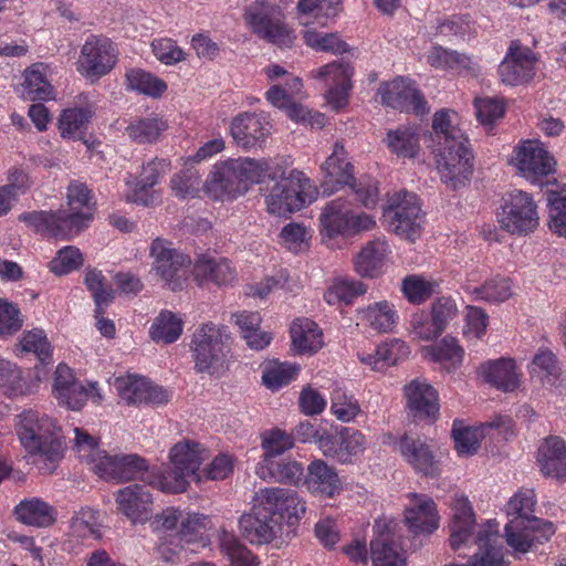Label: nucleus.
I'll return each instance as SVG.
<instances>
[{"label": "nucleus", "mask_w": 566, "mask_h": 566, "mask_svg": "<svg viewBox=\"0 0 566 566\" xmlns=\"http://www.w3.org/2000/svg\"><path fill=\"white\" fill-rule=\"evenodd\" d=\"M67 206V211H32L22 213L19 219L39 233L70 239L86 228L93 217L95 203L85 184L77 181L70 184Z\"/></svg>", "instance_id": "obj_1"}, {"label": "nucleus", "mask_w": 566, "mask_h": 566, "mask_svg": "<svg viewBox=\"0 0 566 566\" xmlns=\"http://www.w3.org/2000/svg\"><path fill=\"white\" fill-rule=\"evenodd\" d=\"M266 191V211L275 216H286L303 209L315 199V188L300 170L289 174H269Z\"/></svg>", "instance_id": "obj_4"}, {"label": "nucleus", "mask_w": 566, "mask_h": 566, "mask_svg": "<svg viewBox=\"0 0 566 566\" xmlns=\"http://www.w3.org/2000/svg\"><path fill=\"white\" fill-rule=\"evenodd\" d=\"M388 251V244L384 240L378 239L367 243L355 258L356 272L363 277L377 276Z\"/></svg>", "instance_id": "obj_36"}, {"label": "nucleus", "mask_w": 566, "mask_h": 566, "mask_svg": "<svg viewBox=\"0 0 566 566\" xmlns=\"http://www.w3.org/2000/svg\"><path fill=\"white\" fill-rule=\"evenodd\" d=\"M322 170L325 174L322 185L324 192L328 191V184L348 186L361 206L367 209L376 207L379 199L378 182L368 176L355 178L354 166L342 144L334 145L333 154L322 164Z\"/></svg>", "instance_id": "obj_5"}, {"label": "nucleus", "mask_w": 566, "mask_h": 566, "mask_svg": "<svg viewBox=\"0 0 566 566\" xmlns=\"http://www.w3.org/2000/svg\"><path fill=\"white\" fill-rule=\"evenodd\" d=\"M84 263V256L78 248L67 245L60 249L49 263V268L55 275H65L78 270Z\"/></svg>", "instance_id": "obj_57"}, {"label": "nucleus", "mask_w": 566, "mask_h": 566, "mask_svg": "<svg viewBox=\"0 0 566 566\" xmlns=\"http://www.w3.org/2000/svg\"><path fill=\"white\" fill-rule=\"evenodd\" d=\"M15 430L23 448L30 454L39 455L45 463L41 469L51 473L52 464L63 458V443L55 420L46 415L28 410L19 416Z\"/></svg>", "instance_id": "obj_3"}, {"label": "nucleus", "mask_w": 566, "mask_h": 566, "mask_svg": "<svg viewBox=\"0 0 566 566\" xmlns=\"http://www.w3.org/2000/svg\"><path fill=\"white\" fill-rule=\"evenodd\" d=\"M378 94L384 105L400 112H412L417 115L428 112L423 95L411 80L398 77L382 83L378 88Z\"/></svg>", "instance_id": "obj_16"}, {"label": "nucleus", "mask_w": 566, "mask_h": 566, "mask_svg": "<svg viewBox=\"0 0 566 566\" xmlns=\"http://www.w3.org/2000/svg\"><path fill=\"white\" fill-rule=\"evenodd\" d=\"M253 501L258 503L259 512L276 517L281 527L285 520L287 533L294 531L306 511L305 502L290 489L264 488L254 493Z\"/></svg>", "instance_id": "obj_11"}, {"label": "nucleus", "mask_w": 566, "mask_h": 566, "mask_svg": "<svg viewBox=\"0 0 566 566\" xmlns=\"http://www.w3.org/2000/svg\"><path fill=\"white\" fill-rule=\"evenodd\" d=\"M118 511L133 522L147 520L153 511V495L145 485L130 484L115 493Z\"/></svg>", "instance_id": "obj_25"}, {"label": "nucleus", "mask_w": 566, "mask_h": 566, "mask_svg": "<svg viewBox=\"0 0 566 566\" xmlns=\"http://www.w3.org/2000/svg\"><path fill=\"white\" fill-rule=\"evenodd\" d=\"M457 113L450 109H440L432 118V130L429 134V145L448 144L464 138L462 130L454 123Z\"/></svg>", "instance_id": "obj_42"}, {"label": "nucleus", "mask_w": 566, "mask_h": 566, "mask_svg": "<svg viewBox=\"0 0 566 566\" xmlns=\"http://www.w3.org/2000/svg\"><path fill=\"white\" fill-rule=\"evenodd\" d=\"M167 128L166 120L159 117H143L132 120L126 127V134L135 143L151 144L157 142Z\"/></svg>", "instance_id": "obj_46"}, {"label": "nucleus", "mask_w": 566, "mask_h": 566, "mask_svg": "<svg viewBox=\"0 0 566 566\" xmlns=\"http://www.w3.org/2000/svg\"><path fill=\"white\" fill-rule=\"evenodd\" d=\"M148 380L137 377H119L115 380L118 396L127 405L144 403Z\"/></svg>", "instance_id": "obj_60"}, {"label": "nucleus", "mask_w": 566, "mask_h": 566, "mask_svg": "<svg viewBox=\"0 0 566 566\" xmlns=\"http://www.w3.org/2000/svg\"><path fill=\"white\" fill-rule=\"evenodd\" d=\"M409 354V348L405 342L392 339L389 343H381L374 353L359 354V360L368 365L375 371H384L390 366H395L401 358Z\"/></svg>", "instance_id": "obj_33"}, {"label": "nucleus", "mask_w": 566, "mask_h": 566, "mask_svg": "<svg viewBox=\"0 0 566 566\" xmlns=\"http://www.w3.org/2000/svg\"><path fill=\"white\" fill-rule=\"evenodd\" d=\"M453 518L450 524V546L458 551L468 542L471 530L475 523L474 514L470 502L465 497H459L454 501Z\"/></svg>", "instance_id": "obj_35"}, {"label": "nucleus", "mask_w": 566, "mask_h": 566, "mask_svg": "<svg viewBox=\"0 0 566 566\" xmlns=\"http://www.w3.org/2000/svg\"><path fill=\"white\" fill-rule=\"evenodd\" d=\"M352 214V205L347 199L342 197L333 199L326 203L321 213V232L328 238L348 234Z\"/></svg>", "instance_id": "obj_30"}, {"label": "nucleus", "mask_w": 566, "mask_h": 566, "mask_svg": "<svg viewBox=\"0 0 566 566\" xmlns=\"http://www.w3.org/2000/svg\"><path fill=\"white\" fill-rule=\"evenodd\" d=\"M535 54L528 48L514 43L499 66V74L504 84L521 85L531 81L535 74Z\"/></svg>", "instance_id": "obj_20"}, {"label": "nucleus", "mask_w": 566, "mask_h": 566, "mask_svg": "<svg viewBox=\"0 0 566 566\" xmlns=\"http://www.w3.org/2000/svg\"><path fill=\"white\" fill-rule=\"evenodd\" d=\"M365 450V437L358 430L345 428L340 431L338 438V449L336 457L343 463L352 461L353 457L358 455Z\"/></svg>", "instance_id": "obj_59"}, {"label": "nucleus", "mask_w": 566, "mask_h": 566, "mask_svg": "<svg viewBox=\"0 0 566 566\" xmlns=\"http://www.w3.org/2000/svg\"><path fill=\"white\" fill-rule=\"evenodd\" d=\"M541 472L557 480L566 479V444L557 436H549L537 450Z\"/></svg>", "instance_id": "obj_27"}, {"label": "nucleus", "mask_w": 566, "mask_h": 566, "mask_svg": "<svg viewBox=\"0 0 566 566\" xmlns=\"http://www.w3.org/2000/svg\"><path fill=\"white\" fill-rule=\"evenodd\" d=\"M294 438L281 429H272L261 434V447L263 449L262 460H275L285 451L292 449Z\"/></svg>", "instance_id": "obj_54"}, {"label": "nucleus", "mask_w": 566, "mask_h": 566, "mask_svg": "<svg viewBox=\"0 0 566 566\" xmlns=\"http://www.w3.org/2000/svg\"><path fill=\"white\" fill-rule=\"evenodd\" d=\"M219 543L234 566H258L255 556L239 542L234 534L222 530L219 534Z\"/></svg>", "instance_id": "obj_52"}, {"label": "nucleus", "mask_w": 566, "mask_h": 566, "mask_svg": "<svg viewBox=\"0 0 566 566\" xmlns=\"http://www.w3.org/2000/svg\"><path fill=\"white\" fill-rule=\"evenodd\" d=\"M497 427L499 422L495 421L488 422L475 428L464 427L461 421L455 420L452 427V438L454 440L457 451L463 455L476 453L480 448V442L484 437L485 429Z\"/></svg>", "instance_id": "obj_39"}, {"label": "nucleus", "mask_w": 566, "mask_h": 566, "mask_svg": "<svg viewBox=\"0 0 566 566\" xmlns=\"http://www.w3.org/2000/svg\"><path fill=\"white\" fill-rule=\"evenodd\" d=\"M304 482L308 491L327 497L334 496L342 489L337 472L323 460H314L308 464Z\"/></svg>", "instance_id": "obj_31"}, {"label": "nucleus", "mask_w": 566, "mask_h": 566, "mask_svg": "<svg viewBox=\"0 0 566 566\" xmlns=\"http://www.w3.org/2000/svg\"><path fill=\"white\" fill-rule=\"evenodd\" d=\"M354 69L348 63L332 62L318 70L317 77L331 83L326 99L333 109L337 111L347 104Z\"/></svg>", "instance_id": "obj_24"}, {"label": "nucleus", "mask_w": 566, "mask_h": 566, "mask_svg": "<svg viewBox=\"0 0 566 566\" xmlns=\"http://www.w3.org/2000/svg\"><path fill=\"white\" fill-rule=\"evenodd\" d=\"M535 504L534 491L524 490L517 492L506 505L510 520L505 525V537L507 545L515 551L526 553L535 542L543 543L555 533L553 523L532 514Z\"/></svg>", "instance_id": "obj_2"}, {"label": "nucleus", "mask_w": 566, "mask_h": 566, "mask_svg": "<svg viewBox=\"0 0 566 566\" xmlns=\"http://www.w3.org/2000/svg\"><path fill=\"white\" fill-rule=\"evenodd\" d=\"M408 415L416 421H434L439 415L437 390L426 380L413 379L403 388Z\"/></svg>", "instance_id": "obj_17"}, {"label": "nucleus", "mask_w": 566, "mask_h": 566, "mask_svg": "<svg viewBox=\"0 0 566 566\" xmlns=\"http://www.w3.org/2000/svg\"><path fill=\"white\" fill-rule=\"evenodd\" d=\"M48 66L34 63L24 71V96L31 101H49L53 98V87L46 78Z\"/></svg>", "instance_id": "obj_40"}, {"label": "nucleus", "mask_w": 566, "mask_h": 566, "mask_svg": "<svg viewBox=\"0 0 566 566\" xmlns=\"http://www.w3.org/2000/svg\"><path fill=\"white\" fill-rule=\"evenodd\" d=\"M239 527L242 536L251 544L256 545L271 543L282 531L276 517L266 512H259L258 503L254 501L251 512L240 517Z\"/></svg>", "instance_id": "obj_23"}, {"label": "nucleus", "mask_w": 566, "mask_h": 566, "mask_svg": "<svg viewBox=\"0 0 566 566\" xmlns=\"http://www.w3.org/2000/svg\"><path fill=\"white\" fill-rule=\"evenodd\" d=\"M370 554L374 566H405L406 559L399 551V545L389 533H381L370 542Z\"/></svg>", "instance_id": "obj_41"}, {"label": "nucleus", "mask_w": 566, "mask_h": 566, "mask_svg": "<svg viewBox=\"0 0 566 566\" xmlns=\"http://www.w3.org/2000/svg\"><path fill=\"white\" fill-rule=\"evenodd\" d=\"M71 530L78 537L99 538V524L92 509H81L71 520Z\"/></svg>", "instance_id": "obj_64"}, {"label": "nucleus", "mask_w": 566, "mask_h": 566, "mask_svg": "<svg viewBox=\"0 0 566 566\" xmlns=\"http://www.w3.org/2000/svg\"><path fill=\"white\" fill-rule=\"evenodd\" d=\"M512 163L532 182H539L555 171L556 161L537 140H526L515 148Z\"/></svg>", "instance_id": "obj_14"}, {"label": "nucleus", "mask_w": 566, "mask_h": 566, "mask_svg": "<svg viewBox=\"0 0 566 566\" xmlns=\"http://www.w3.org/2000/svg\"><path fill=\"white\" fill-rule=\"evenodd\" d=\"M73 431V449L77 452L78 458L95 465L106 454L99 449L97 438L81 428H74Z\"/></svg>", "instance_id": "obj_58"}, {"label": "nucleus", "mask_w": 566, "mask_h": 566, "mask_svg": "<svg viewBox=\"0 0 566 566\" xmlns=\"http://www.w3.org/2000/svg\"><path fill=\"white\" fill-rule=\"evenodd\" d=\"M472 294L476 300H483L489 303H501L513 295L512 282L507 277L496 276L486 281L483 285L474 287Z\"/></svg>", "instance_id": "obj_55"}, {"label": "nucleus", "mask_w": 566, "mask_h": 566, "mask_svg": "<svg viewBox=\"0 0 566 566\" xmlns=\"http://www.w3.org/2000/svg\"><path fill=\"white\" fill-rule=\"evenodd\" d=\"M182 333V322L172 312L164 311L150 327V337L156 343L171 344Z\"/></svg>", "instance_id": "obj_50"}, {"label": "nucleus", "mask_w": 566, "mask_h": 566, "mask_svg": "<svg viewBox=\"0 0 566 566\" xmlns=\"http://www.w3.org/2000/svg\"><path fill=\"white\" fill-rule=\"evenodd\" d=\"M479 373L486 382L504 392L516 390L521 384L515 361L511 358L486 361L480 366Z\"/></svg>", "instance_id": "obj_29"}, {"label": "nucleus", "mask_w": 566, "mask_h": 566, "mask_svg": "<svg viewBox=\"0 0 566 566\" xmlns=\"http://www.w3.org/2000/svg\"><path fill=\"white\" fill-rule=\"evenodd\" d=\"M410 503L405 510L403 522L415 535H427L439 527V515L434 501L426 495L411 493Z\"/></svg>", "instance_id": "obj_21"}, {"label": "nucleus", "mask_w": 566, "mask_h": 566, "mask_svg": "<svg viewBox=\"0 0 566 566\" xmlns=\"http://www.w3.org/2000/svg\"><path fill=\"white\" fill-rule=\"evenodd\" d=\"M385 143L392 154L402 158H413L420 149L419 134L410 126L388 130Z\"/></svg>", "instance_id": "obj_43"}, {"label": "nucleus", "mask_w": 566, "mask_h": 566, "mask_svg": "<svg viewBox=\"0 0 566 566\" xmlns=\"http://www.w3.org/2000/svg\"><path fill=\"white\" fill-rule=\"evenodd\" d=\"M203 188L213 200L233 199L247 192V186L239 176L234 159L214 166Z\"/></svg>", "instance_id": "obj_18"}, {"label": "nucleus", "mask_w": 566, "mask_h": 566, "mask_svg": "<svg viewBox=\"0 0 566 566\" xmlns=\"http://www.w3.org/2000/svg\"><path fill=\"white\" fill-rule=\"evenodd\" d=\"M436 157L441 179L452 189L463 186L473 172V154L468 138L442 145H428Z\"/></svg>", "instance_id": "obj_9"}, {"label": "nucleus", "mask_w": 566, "mask_h": 566, "mask_svg": "<svg viewBox=\"0 0 566 566\" xmlns=\"http://www.w3.org/2000/svg\"><path fill=\"white\" fill-rule=\"evenodd\" d=\"M331 410L337 420L349 422L358 416L360 406L354 396L347 395L342 388H337L331 397Z\"/></svg>", "instance_id": "obj_62"}, {"label": "nucleus", "mask_w": 566, "mask_h": 566, "mask_svg": "<svg viewBox=\"0 0 566 566\" xmlns=\"http://www.w3.org/2000/svg\"><path fill=\"white\" fill-rule=\"evenodd\" d=\"M208 457V450L195 440L177 442L169 452L172 469L158 474V489L166 493L185 492L190 478L200 480L197 472Z\"/></svg>", "instance_id": "obj_6"}, {"label": "nucleus", "mask_w": 566, "mask_h": 566, "mask_svg": "<svg viewBox=\"0 0 566 566\" xmlns=\"http://www.w3.org/2000/svg\"><path fill=\"white\" fill-rule=\"evenodd\" d=\"M555 186V189L546 191L548 227L554 233L566 238V185Z\"/></svg>", "instance_id": "obj_45"}, {"label": "nucleus", "mask_w": 566, "mask_h": 566, "mask_svg": "<svg viewBox=\"0 0 566 566\" xmlns=\"http://www.w3.org/2000/svg\"><path fill=\"white\" fill-rule=\"evenodd\" d=\"M436 282L428 281L420 275H408L402 280L401 292L408 302L422 304L436 292Z\"/></svg>", "instance_id": "obj_56"}, {"label": "nucleus", "mask_w": 566, "mask_h": 566, "mask_svg": "<svg viewBox=\"0 0 566 566\" xmlns=\"http://www.w3.org/2000/svg\"><path fill=\"white\" fill-rule=\"evenodd\" d=\"M92 117L91 111L86 108H67L62 112L59 118V129L63 138L84 139L85 129Z\"/></svg>", "instance_id": "obj_44"}, {"label": "nucleus", "mask_w": 566, "mask_h": 566, "mask_svg": "<svg viewBox=\"0 0 566 566\" xmlns=\"http://www.w3.org/2000/svg\"><path fill=\"white\" fill-rule=\"evenodd\" d=\"M116 64V53L111 40L103 35H91L85 41L78 60V71L87 77H101Z\"/></svg>", "instance_id": "obj_15"}, {"label": "nucleus", "mask_w": 566, "mask_h": 566, "mask_svg": "<svg viewBox=\"0 0 566 566\" xmlns=\"http://www.w3.org/2000/svg\"><path fill=\"white\" fill-rule=\"evenodd\" d=\"M298 370L300 367L295 364L269 363L262 371V384L271 390H276L290 384Z\"/></svg>", "instance_id": "obj_53"}, {"label": "nucleus", "mask_w": 566, "mask_h": 566, "mask_svg": "<svg viewBox=\"0 0 566 566\" xmlns=\"http://www.w3.org/2000/svg\"><path fill=\"white\" fill-rule=\"evenodd\" d=\"M125 76L129 90L151 97H159L167 90L165 81L140 69L129 70Z\"/></svg>", "instance_id": "obj_51"}, {"label": "nucleus", "mask_w": 566, "mask_h": 566, "mask_svg": "<svg viewBox=\"0 0 566 566\" xmlns=\"http://www.w3.org/2000/svg\"><path fill=\"white\" fill-rule=\"evenodd\" d=\"M193 277L198 284L212 282L217 285L231 284L237 276L234 268L226 258L201 254L193 264Z\"/></svg>", "instance_id": "obj_26"}, {"label": "nucleus", "mask_w": 566, "mask_h": 566, "mask_svg": "<svg viewBox=\"0 0 566 566\" xmlns=\"http://www.w3.org/2000/svg\"><path fill=\"white\" fill-rule=\"evenodd\" d=\"M255 472L264 481L297 484L303 476V467L291 459L261 460Z\"/></svg>", "instance_id": "obj_32"}, {"label": "nucleus", "mask_w": 566, "mask_h": 566, "mask_svg": "<svg viewBox=\"0 0 566 566\" xmlns=\"http://www.w3.org/2000/svg\"><path fill=\"white\" fill-rule=\"evenodd\" d=\"M150 255L154 258L153 270L168 290L177 292L187 286L191 264L188 255L172 248L170 242L159 238L153 241Z\"/></svg>", "instance_id": "obj_10"}, {"label": "nucleus", "mask_w": 566, "mask_h": 566, "mask_svg": "<svg viewBox=\"0 0 566 566\" xmlns=\"http://www.w3.org/2000/svg\"><path fill=\"white\" fill-rule=\"evenodd\" d=\"M14 514L18 521L36 527H49L56 521L55 509L38 497L21 501L15 506Z\"/></svg>", "instance_id": "obj_34"}, {"label": "nucleus", "mask_w": 566, "mask_h": 566, "mask_svg": "<svg viewBox=\"0 0 566 566\" xmlns=\"http://www.w3.org/2000/svg\"><path fill=\"white\" fill-rule=\"evenodd\" d=\"M382 217L389 230L401 239L415 242L422 233L424 213L412 192L403 190L390 196Z\"/></svg>", "instance_id": "obj_8"}, {"label": "nucleus", "mask_w": 566, "mask_h": 566, "mask_svg": "<svg viewBox=\"0 0 566 566\" xmlns=\"http://www.w3.org/2000/svg\"><path fill=\"white\" fill-rule=\"evenodd\" d=\"M229 335L212 323L200 326L192 335L190 348L198 374L220 377L227 369Z\"/></svg>", "instance_id": "obj_7"}, {"label": "nucleus", "mask_w": 566, "mask_h": 566, "mask_svg": "<svg viewBox=\"0 0 566 566\" xmlns=\"http://www.w3.org/2000/svg\"><path fill=\"white\" fill-rule=\"evenodd\" d=\"M501 227L512 234L526 235L538 226L537 207L532 196L515 190L509 195L497 214Z\"/></svg>", "instance_id": "obj_13"}, {"label": "nucleus", "mask_w": 566, "mask_h": 566, "mask_svg": "<svg viewBox=\"0 0 566 566\" xmlns=\"http://www.w3.org/2000/svg\"><path fill=\"white\" fill-rule=\"evenodd\" d=\"M269 123L263 122L254 113H242L235 116L230 133L235 143L243 148H252L264 140L269 134Z\"/></svg>", "instance_id": "obj_28"}, {"label": "nucleus", "mask_w": 566, "mask_h": 566, "mask_svg": "<svg viewBox=\"0 0 566 566\" xmlns=\"http://www.w3.org/2000/svg\"><path fill=\"white\" fill-rule=\"evenodd\" d=\"M247 20L255 34L277 46H290L295 39L279 14L266 9H250Z\"/></svg>", "instance_id": "obj_19"}, {"label": "nucleus", "mask_w": 566, "mask_h": 566, "mask_svg": "<svg viewBox=\"0 0 566 566\" xmlns=\"http://www.w3.org/2000/svg\"><path fill=\"white\" fill-rule=\"evenodd\" d=\"M428 63L433 67H449L454 70H467L470 73L478 71V64L463 53L443 49L440 45L433 46L427 55Z\"/></svg>", "instance_id": "obj_47"}, {"label": "nucleus", "mask_w": 566, "mask_h": 566, "mask_svg": "<svg viewBox=\"0 0 566 566\" xmlns=\"http://www.w3.org/2000/svg\"><path fill=\"white\" fill-rule=\"evenodd\" d=\"M397 448L403 460L417 472L426 476L439 474V462L431 447L419 437L403 434L398 440Z\"/></svg>", "instance_id": "obj_22"}, {"label": "nucleus", "mask_w": 566, "mask_h": 566, "mask_svg": "<svg viewBox=\"0 0 566 566\" xmlns=\"http://www.w3.org/2000/svg\"><path fill=\"white\" fill-rule=\"evenodd\" d=\"M360 321L378 333H388L398 322L395 305L388 301L376 302L359 312Z\"/></svg>", "instance_id": "obj_37"}, {"label": "nucleus", "mask_w": 566, "mask_h": 566, "mask_svg": "<svg viewBox=\"0 0 566 566\" xmlns=\"http://www.w3.org/2000/svg\"><path fill=\"white\" fill-rule=\"evenodd\" d=\"M84 283L92 293L96 306V316L104 315L105 307L114 300L113 289L106 284L105 276L96 269H88L86 271Z\"/></svg>", "instance_id": "obj_49"}, {"label": "nucleus", "mask_w": 566, "mask_h": 566, "mask_svg": "<svg viewBox=\"0 0 566 566\" xmlns=\"http://www.w3.org/2000/svg\"><path fill=\"white\" fill-rule=\"evenodd\" d=\"M421 352L423 357L436 363H448L452 368L460 366L463 358V348L451 336H446L436 345L422 347Z\"/></svg>", "instance_id": "obj_48"}, {"label": "nucleus", "mask_w": 566, "mask_h": 566, "mask_svg": "<svg viewBox=\"0 0 566 566\" xmlns=\"http://www.w3.org/2000/svg\"><path fill=\"white\" fill-rule=\"evenodd\" d=\"M291 337L298 353H315L323 346V334L317 324L308 318L296 319L291 327Z\"/></svg>", "instance_id": "obj_38"}, {"label": "nucleus", "mask_w": 566, "mask_h": 566, "mask_svg": "<svg viewBox=\"0 0 566 566\" xmlns=\"http://www.w3.org/2000/svg\"><path fill=\"white\" fill-rule=\"evenodd\" d=\"M476 33V23L470 15H452L437 25V35L465 39Z\"/></svg>", "instance_id": "obj_61"}, {"label": "nucleus", "mask_w": 566, "mask_h": 566, "mask_svg": "<svg viewBox=\"0 0 566 566\" xmlns=\"http://www.w3.org/2000/svg\"><path fill=\"white\" fill-rule=\"evenodd\" d=\"M239 176L247 186V191L252 184L260 182L261 178L270 171V164L266 159L239 158L234 159Z\"/></svg>", "instance_id": "obj_63"}, {"label": "nucleus", "mask_w": 566, "mask_h": 566, "mask_svg": "<svg viewBox=\"0 0 566 566\" xmlns=\"http://www.w3.org/2000/svg\"><path fill=\"white\" fill-rule=\"evenodd\" d=\"M93 471L105 480L116 482L140 480L158 488V475L149 472L147 461L137 454H104L93 467Z\"/></svg>", "instance_id": "obj_12"}]
</instances>
